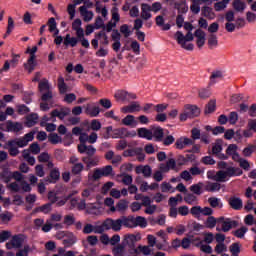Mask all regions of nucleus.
<instances>
[{"instance_id": "8fccbe9b", "label": "nucleus", "mask_w": 256, "mask_h": 256, "mask_svg": "<svg viewBox=\"0 0 256 256\" xmlns=\"http://www.w3.org/2000/svg\"><path fill=\"white\" fill-rule=\"evenodd\" d=\"M203 183L202 182H199L197 184H194L192 186H190V191L192 193H194V195H201L203 193Z\"/></svg>"}, {"instance_id": "680f3d73", "label": "nucleus", "mask_w": 256, "mask_h": 256, "mask_svg": "<svg viewBox=\"0 0 256 256\" xmlns=\"http://www.w3.org/2000/svg\"><path fill=\"white\" fill-rule=\"evenodd\" d=\"M255 149H256L255 145H249L243 149L242 155L244 157H251V155H253V153H255Z\"/></svg>"}, {"instance_id": "3c124183", "label": "nucleus", "mask_w": 256, "mask_h": 256, "mask_svg": "<svg viewBox=\"0 0 256 256\" xmlns=\"http://www.w3.org/2000/svg\"><path fill=\"white\" fill-rule=\"evenodd\" d=\"M217 45H219V41L217 40V35L210 34L208 36V46H209V49H214V47H217Z\"/></svg>"}, {"instance_id": "5701e85b", "label": "nucleus", "mask_w": 256, "mask_h": 256, "mask_svg": "<svg viewBox=\"0 0 256 256\" xmlns=\"http://www.w3.org/2000/svg\"><path fill=\"white\" fill-rule=\"evenodd\" d=\"M135 171L137 175H141L142 173L143 177H145L146 179H149V177H151V174L153 173V170L149 165L137 166Z\"/></svg>"}, {"instance_id": "4be33fe9", "label": "nucleus", "mask_w": 256, "mask_h": 256, "mask_svg": "<svg viewBox=\"0 0 256 256\" xmlns=\"http://www.w3.org/2000/svg\"><path fill=\"white\" fill-rule=\"evenodd\" d=\"M164 135L165 131L160 126L152 128V139L154 138V140L158 143H161V141H163Z\"/></svg>"}, {"instance_id": "c9c22d12", "label": "nucleus", "mask_w": 256, "mask_h": 256, "mask_svg": "<svg viewBox=\"0 0 256 256\" xmlns=\"http://www.w3.org/2000/svg\"><path fill=\"white\" fill-rule=\"evenodd\" d=\"M0 179L4 182V183H10L11 179H13V172L9 171V170H3L0 173Z\"/></svg>"}, {"instance_id": "37998d69", "label": "nucleus", "mask_w": 256, "mask_h": 256, "mask_svg": "<svg viewBox=\"0 0 256 256\" xmlns=\"http://www.w3.org/2000/svg\"><path fill=\"white\" fill-rule=\"evenodd\" d=\"M47 25L49 27L50 33H53V31H55L54 35H59V30H57V22L55 21V18H49Z\"/></svg>"}, {"instance_id": "1a4fd4ad", "label": "nucleus", "mask_w": 256, "mask_h": 256, "mask_svg": "<svg viewBox=\"0 0 256 256\" xmlns=\"http://www.w3.org/2000/svg\"><path fill=\"white\" fill-rule=\"evenodd\" d=\"M123 155L124 157H137V161H139V163H143V161H145V153H143V148H132L125 150Z\"/></svg>"}, {"instance_id": "2eb2a0df", "label": "nucleus", "mask_w": 256, "mask_h": 256, "mask_svg": "<svg viewBox=\"0 0 256 256\" xmlns=\"http://www.w3.org/2000/svg\"><path fill=\"white\" fill-rule=\"evenodd\" d=\"M195 141L191 138L187 137H180L175 142L176 149H185L186 147H189V145H194Z\"/></svg>"}, {"instance_id": "dca6fc26", "label": "nucleus", "mask_w": 256, "mask_h": 256, "mask_svg": "<svg viewBox=\"0 0 256 256\" xmlns=\"http://www.w3.org/2000/svg\"><path fill=\"white\" fill-rule=\"evenodd\" d=\"M139 111H141V104L137 101L121 108L122 113H139Z\"/></svg>"}, {"instance_id": "c03bdc74", "label": "nucleus", "mask_w": 256, "mask_h": 256, "mask_svg": "<svg viewBox=\"0 0 256 256\" xmlns=\"http://www.w3.org/2000/svg\"><path fill=\"white\" fill-rule=\"evenodd\" d=\"M4 149L8 150V153L11 157H17V155H19V148H17V145L5 144Z\"/></svg>"}, {"instance_id": "7ed1b4c3", "label": "nucleus", "mask_w": 256, "mask_h": 256, "mask_svg": "<svg viewBox=\"0 0 256 256\" xmlns=\"http://www.w3.org/2000/svg\"><path fill=\"white\" fill-rule=\"evenodd\" d=\"M175 39L178 45H181L182 49H186V51H193V44H186L187 41H193V33L188 32L186 35H183V32L177 31L175 33Z\"/></svg>"}, {"instance_id": "6e6552de", "label": "nucleus", "mask_w": 256, "mask_h": 256, "mask_svg": "<svg viewBox=\"0 0 256 256\" xmlns=\"http://www.w3.org/2000/svg\"><path fill=\"white\" fill-rule=\"evenodd\" d=\"M218 225H221V229L224 233L231 231V229H235L239 222L235 220H231V218L219 217Z\"/></svg>"}, {"instance_id": "cd10ccee", "label": "nucleus", "mask_w": 256, "mask_h": 256, "mask_svg": "<svg viewBox=\"0 0 256 256\" xmlns=\"http://www.w3.org/2000/svg\"><path fill=\"white\" fill-rule=\"evenodd\" d=\"M137 132L138 137H141L142 139H147L148 141L153 140L152 128L150 130L147 128H139Z\"/></svg>"}, {"instance_id": "5fc2aeb1", "label": "nucleus", "mask_w": 256, "mask_h": 256, "mask_svg": "<svg viewBox=\"0 0 256 256\" xmlns=\"http://www.w3.org/2000/svg\"><path fill=\"white\" fill-rule=\"evenodd\" d=\"M219 223L218 218L216 219L214 216H209L205 222V225L208 229H213Z\"/></svg>"}, {"instance_id": "f03ea898", "label": "nucleus", "mask_w": 256, "mask_h": 256, "mask_svg": "<svg viewBox=\"0 0 256 256\" xmlns=\"http://www.w3.org/2000/svg\"><path fill=\"white\" fill-rule=\"evenodd\" d=\"M239 175H243V170L236 167H228L226 171L219 170L214 176H211V172H207L208 179H213V181H217L218 183H225L227 177H236Z\"/></svg>"}, {"instance_id": "a18cd8bd", "label": "nucleus", "mask_w": 256, "mask_h": 256, "mask_svg": "<svg viewBox=\"0 0 256 256\" xmlns=\"http://www.w3.org/2000/svg\"><path fill=\"white\" fill-rule=\"evenodd\" d=\"M24 67L28 73H33L35 71V58L33 56H30L27 63L24 64Z\"/></svg>"}, {"instance_id": "9b49d317", "label": "nucleus", "mask_w": 256, "mask_h": 256, "mask_svg": "<svg viewBox=\"0 0 256 256\" xmlns=\"http://www.w3.org/2000/svg\"><path fill=\"white\" fill-rule=\"evenodd\" d=\"M78 153L81 155L86 154L87 156L84 157H94L95 154L97 153V149L93 147V145H87L80 143L77 146Z\"/></svg>"}, {"instance_id": "7c9ffc66", "label": "nucleus", "mask_w": 256, "mask_h": 256, "mask_svg": "<svg viewBox=\"0 0 256 256\" xmlns=\"http://www.w3.org/2000/svg\"><path fill=\"white\" fill-rule=\"evenodd\" d=\"M69 87L67 86V83H65V78L63 76L58 77V91L60 95H65V93L68 91Z\"/></svg>"}, {"instance_id": "bb28decb", "label": "nucleus", "mask_w": 256, "mask_h": 256, "mask_svg": "<svg viewBox=\"0 0 256 256\" xmlns=\"http://www.w3.org/2000/svg\"><path fill=\"white\" fill-rule=\"evenodd\" d=\"M194 37H196V44L199 49L205 45V32L201 29H197L194 33Z\"/></svg>"}, {"instance_id": "4468645a", "label": "nucleus", "mask_w": 256, "mask_h": 256, "mask_svg": "<svg viewBox=\"0 0 256 256\" xmlns=\"http://www.w3.org/2000/svg\"><path fill=\"white\" fill-rule=\"evenodd\" d=\"M99 161H101L99 156L82 157V162L86 165V169L97 167V165H99Z\"/></svg>"}, {"instance_id": "423d86ee", "label": "nucleus", "mask_w": 256, "mask_h": 256, "mask_svg": "<svg viewBox=\"0 0 256 256\" xmlns=\"http://www.w3.org/2000/svg\"><path fill=\"white\" fill-rule=\"evenodd\" d=\"M69 164L71 165V175H82L83 171H85V164L79 162L77 156H71L69 158Z\"/></svg>"}, {"instance_id": "f8f14e48", "label": "nucleus", "mask_w": 256, "mask_h": 256, "mask_svg": "<svg viewBox=\"0 0 256 256\" xmlns=\"http://www.w3.org/2000/svg\"><path fill=\"white\" fill-rule=\"evenodd\" d=\"M70 113H71V109H69L68 107H62L60 110L54 109L50 113V117L51 119H55V117H58L60 121H63V119H65Z\"/></svg>"}, {"instance_id": "6e6d98bb", "label": "nucleus", "mask_w": 256, "mask_h": 256, "mask_svg": "<svg viewBox=\"0 0 256 256\" xmlns=\"http://www.w3.org/2000/svg\"><path fill=\"white\" fill-rule=\"evenodd\" d=\"M216 107H217V101L210 100L205 107V113L206 114L214 113Z\"/></svg>"}, {"instance_id": "13d9d810", "label": "nucleus", "mask_w": 256, "mask_h": 256, "mask_svg": "<svg viewBox=\"0 0 256 256\" xmlns=\"http://www.w3.org/2000/svg\"><path fill=\"white\" fill-rule=\"evenodd\" d=\"M29 253H31V246H29V244H26L22 249H19L16 252V256H29Z\"/></svg>"}, {"instance_id": "79ce46f5", "label": "nucleus", "mask_w": 256, "mask_h": 256, "mask_svg": "<svg viewBox=\"0 0 256 256\" xmlns=\"http://www.w3.org/2000/svg\"><path fill=\"white\" fill-rule=\"evenodd\" d=\"M122 125H126V127L137 125V121H135V116L127 115L124 119H122Z\"/></svg>"}, {"instance_id": "864d4df0", "label": "nucleus", "mask_w": 256, "mask_h": 256, "mask_svg": "<svg viewBox=\"0 0 256 256\" xmlns=\"http://www.w3.org/2000/svg\"><path fill=\"white\" fill-rule=\"evenodd\" d=\"M233 8L235 9V11L243 13L245 11V2H243L241 0H234Z\"/></svg>"}, {"instance_id": "774afa93", "label": "nucleus", "mask_w": 256, "mask_h": 256, "mask_svg": "<svg viewBox=\"0 0 256 256\" xmlns=\"http://www.w3.org/2000/svg\"><path fill=\"white\" fill-rule=\"evenodd\" d=\"M214 251L217 255H223V253L227 252V245L225 243H219L215 246Z\"/></svg>"}, {"instance_id": "ddd939ff", "label": "nucleus", "mask_w": 256, "mask_h": 256, "mask_svg": "<svg viewBox=\"0 0 256 256\" xmlns=\"http://www.w3.org/2000/svg\"><path fill=\"white\" fill-rule=\"evenodd\" d=\"M97 133L96 132H92L90 135H88L87 133H83L81 134V136H79V141L82 144L87 145V143H90V145H93L94 143H97Z\"/></svg>"}, {"instance_id": "f704fd0d", "label": "nucleus", "mask_w": 256, "mask_h": 256, "mask_svg": "<svg viewBox=\"0 0 256 256\" xmlns=\"http://www.w3.org/2000/svg\"><path fill=\"white\" fill-rule=\"evenodd\" d=\"M95 37L97 39H102V41H100V45H109V36H107V33H105L104 30L98 32Z\"/></svg>"}, {"instance_id": "e2e57ef3", "label": "nucleus", "mask_w": 256, "mask_h": 256, "mask_svg": "<svg viewBox=\"0 0 256 256\" xmlns=\"http://www.w3.org/2000/svg\"><path fill=\"white\" fill-rule=\"evenodd\" d=\"M99 105L103 107L104 109H111L113 107V103H111V100L109 98H101L98 101Z\"/></svg>"}, {"instance_id": "b1692460", "label": "nucleus", "mask_w": 256, "mask_h": 256, "mask_svg": "<svg viewBox=\"0 0 256 256\" xmlns=\"http://www.w3.org/2000/svg\"><path fill=\"white\" fill-rule=\"evenodd\" d=\"M228 204L235 211H240V209H243V200H241V198L231 197L228 200Z\"/></svg>"}, {"instance_id": "c85d7f7f", "label": "nucleus", "mask_w": 256, "mask_h": 256, "mask_svg": "<svg viewBox=\"0 0 256 256\" xmlns=\"http://www.w3.org/2000/svg\"><path fill=\"white\" fill-rule=\"evenodd\" d=\"M38 91H40L41 93L51 91V85L49 84V80H47V78H43L39 81Z\"/></svg>"}, {"instance_id": "39448f33", "label": "nucleus", "mask_w": 256, "mask_h": 256, "mask_svg": "<svg viewBox=\"0 0 256 256\" xmlns=\"http://www.w3.org/2000/svg\"><path fill=\"white\" fill-rule=\"evenodd\" d=\"M114 99L118 102L121 101L122 103H125V101H135V99H137V94L120 89L114 93Z\"/></svg>"}, {"instance_id": "72a5a7b5", "label": "nucleus", "mask_w": 256, "mask_h": 256, "mask_svg": "<svg viewBox=\"0 0 256 256\" xmlns=\"http://www.w3.org/2000/svg\"><path fill=\"white\" fill-rule=\"evenodd\" d=\"M103 177V173L101 172V168H96L93 170V173H88V181H99Z\"/></svg>"}, {"instance_id": "0e129e2a", "label": "nucleus", "mask_w": 256, "mask_h": 256, "mask_svg": "<svg viewBox=\"0 0 256 256\" xmlns=\"http://www.w3.org/2000/svg\"><path fill=\"white\" fill-rule=\"evenodd\" d=\"M77 255V252L69 250L65 251L64 248H59L58 249V254H54L52 256H75Z\"/></svg>"}, {"instance_id": "69168bd1", "label": "nucleus", "mask_w": 256, "mask_h": 256, "mask_svg": "<svg viewBox=\"0 0 256 256\" xmlns=\"http://www.w3.org/2000/svg\"><path fill=\"white\" fill-rule=\"evenodd\" d=\"M200 99H209L211 97V90L209 88H202L198 91Z\"/></svg>"}, {"instance_id": "6ab92c4d", "label": "nucleus", "mask_w": 256, "mask_h": 256, "mask_svg": "<svg viewBox=\"0 0 256 256\" xmlns=\"http://www.w3.org/2000/svg\"><path fill=\"white\" fill-rule=\"evenodd\" d=\"M124 137H131V132L127 128H117L113 130L112 139H124Z\"/></svg>"}, {"instance_id": "393cba45", "label": "nucleus", "mask_w": 256, "mask_h": 256, "mask_svg": "<svg viewBox=\"0 0 256 256\" xmlns=\"http://www.w3.org/2000/svg\"><path fill=\"white\" fill-rule=\"evenodd\" d=\"M204 190L208 191V193H217V191H221V184L218 182H206Z\"/></svg>"}, {"instance_id": "a878e982", "label": "nucleus", "mask_w": 256, "mask_h": 256, "mask_svg": "<svg viewBox=\"0 0 256 256\" xmlns=\"http://www.w3.org/2000/svg\"><path fill=\"white\" fill-rule=\"evenodd\" d=\"M80 14L83 17V21H85V23H89V21L93 20L94 14L93 11H89L87 10L86 6H81L79 8Z\"/></svg>"}, {"instance_id": "4d7b16f0", "label": "nucleus", "mask_w": 256, "mask_h": 256, "mask_svg": "<svg viewBox=\"0 0 256 256\" xmlns=\"http://www.w3.org/2000/svg\"><path fill=\"white\" fill-rule=\"evenodd\" d=\"M77 243V238L74 235H70L68 238L63 240L64 247H73Z\"/></svg>"}, {"instance_id": "603ef678", "label": "nucleus", "mask_w": 256, "mask_h": 256, "mask_svg": "<svg viewBox=\"0 0 256 256\" xmlns=\"http://www.w3.org/2000/svg\"><path fill=\"white\" fill-rule=\"evenodd\" d=\"M230 1L231 0H222V1L216 2L214 4L215 11H223V9H227V5H229Z\"/></svg>"}, {"instance_id": "052dcab7", "label": "nucleus", "mask_w": 256, "mask_h": 256, "mask_svg": "<svg viewBox=\"0 0 256 256\" xmlns=\"http://www.w3.org/2000/svg\"><path fill=\"white\" fill-rule=\"evenodd\" d=\"M229 250L232 256H239V254L241 253V246H239V243H233L229 247Z\"/></svg>"}, {"instance_id": "c756f323", "label": "nucleus", "mask_w": 256, "mask_h": 256, "mask_svg": "<svg viewBox=\"0 0 256 256\" xmlns=\"http://www.w3.org/2000/svg\"><path fill=\"white\" fill-rule=\"evenodd\" d=\"M155 21H156L157 27H161L162 31H169V29H171V24H165V18H163V16L158 15L155 18Z\"/></svg>"}, {"instance_id": "412c9836", "label": "nucleus", "mask_w": 256, "mask_h": 256, "mask_svg": "<svg viewBox=\"0 0 256 256\" xmlns=\"http://www.w3.org/2000/svg\"><path fill=\"white\" fill-rule=\"evenodd\" d=\"M85 113L86 115H89V117H98L101 113V108L92 104H86Z\"/></svg>"}, {"instance_id": "ea45409f", "label": "nucleus", "mask_w": 256, "mask_h": 256, "mask_svg": "<svg viewBox=\"0 0 256 256\" xmlns=\"http://www.w3.org/2000/svg\"><path fill=\"white\" fill-rule=\"evenodd\" d=\"M129 207V202L125 199L119 200L118 203L115 206L116 211L123 212L127 211V208Z\"/></svg>"}, {"instance_id": "f3484780", "label": "nucleus", "mask_w": 256, "mask_h": 256, "mask_svg": "<svg viewBox=\"0 0 256 256\" xmlns=\"http://www.w3.org/2000/svg\"><path fill=\"white\" fill-rule=\"evenodd\" d=\"M6 131L10 133H19L23 131V124L19 122L8 121L6 122Z\"/></svg>"}, {"instance_id": "49530a36", "label": "nucleus", "mask_w": 256, "mask_h": 256, "mask_svg": "<svg viewBox=\"0 0 256 256\" xmlns=\"http://www.w3.org/2000/svg\"><path fill=\"white\" fill-rule=\"evenodd\" d=\"M59 177H61V172L57 168H54L50 171V181L49 183H57L59 181Z\"/></svg>"}, {"instance_id": "bf43d9fd", "label": "nucleus", "mask_w": 256, "mask_h": 256, "mask_svg": "<svg viewBox=\"0 0 256 256\" xmlns=\"http://www.w3.org/2000/svg\"><path fill=\"white\" fill-rule=\"evenodd\" d=\"M184 201L188 205H195V203H197V196H195L192 193H188V194L185 195Z\"/></svg>"}, {"instance_id": "2f4dec72", "label": "nucleus", "mask_w": 256, "mask_h": 256, "mask_svg": "<svg viewBox=\"0 0 256 256\" xmlns=\"http://www.w3.org/2000/svg\"><path fill=\"white\" fill-rule=\"evenodd\" d=\"M39 122V115L32 113L26 117V126L33 127Z\"/></svg>"}, {"instance_id": "e433bc0d", "label": "nucleus", "mask_w": 256, "mask_h": 256, "mask_svg": "<svg viewBox=\"0 0 256 256\" xmlns=\"http://www.w3.org/2000/svg\"><path fill=\"white\" fill-rule=\"evenodd\" d=\"M63 43L66 47H69V45H71L72 47H76L78 40L75 37H71V34H67L64 38Z\"/></svg>"}, {"instance_id": "338daca9", "label": "nucleus", "mask_w": 256, "mask_h": 256, "mask_svg": "<svg viewBox=\"0 0 256 256\" xmlns=\"http://www.w3.org/2000/svg\"><path fill=\"white\" fill-rule=\"evenodd\" d=\"M0 219L2 223H9V221L13 219V213L9 211L3 212L2 214H0Z\"/></svg>"}, {"instance_id": "f257e3e1", "label": "nucleus", "mask_w": 256, "mask_h": 256, "mask_svg": "<svg viewBox=\"0 0 256 256\" xmlns=\"http://www.w3.org/2000/svg\"><path fill=\"white\" fill-rule=\"evenodd\" d=\"M113 231H121V227H127L128 229H135V227H141L145 229L147 227V219L143 216H122L116 220H113Z\"/></svg>"}, {"instance_id": "aec40b11", "label": "nucleus", "mask_w": 256, "mask_h": 256, "mask_svg": "<svg viewBox=\"0 0 256 256\" xmlns=\"http://www.w3.org/2000/svg\"><path fill=\"white\" fill-rule=\"evenodd\" d=\"M184 110L188 112V116H190V119L199 117V115L201 114V110L199 109V107L191 104L185 105Z\"/></svg>"}, {"instance_id": "58836bf2", "label": "nucleus", "mask_w": 256, "mask_h": 256, "mask_svg": "<svg viewBox=\"0 0 256 256\" xmlns=\"http://www.w3.org/2000/svg\"><path fill=\"white\" fill-rule=\"evenodd\" d=\"M112 253L114 256H125V245L118 244L112 249Z\"/></svg>"}, {"instance_id": "0eeeda50", "label": "nucleus", "mask_w": 256, "mask_h": 256, "mask_svg": "<svg viewBox=\"0 0 256 256\" xmlns=\"http://www.w3.org/2000/svg\"><path fill=\"white\" fill-rule=\"evenodd\" d=\"M25 235L17 234L14 235L9 242L6 243V249H21L23 243H25Z\"/></svg>"}, {"instance_id": "20e7f679", "label": "nucleus", "mask_w": 256, "mask_h": 256, "mask_svg": "<svg viewBox=\"0 0 256 256\" xmlns=\"http://www.w3.org/2000/svg\"><path fill=\"white\" fill-rule=\"evenodd\" d=\"M35 139V131H31L22 137L15 138L6 142V145H17L20 148L27 147Z\"/></svg>"}, {"instance_id": "473e14b6", "label": "nucleus", "mask_w": 256, "mask_h": 256, "mask_svg": "<svg viewBox=\"0 0 256 256\" xmlns=\"http://www.w3.org/2000/svg\"><path fill=\"white\" fill-rule=\"evenodd\" d=\"M192 4L190 6V10L192 11V13H194V15H198V13H200L201 11V5L205 2L203 0H191Z\"/></svg>"}, {"instance_id": "09e8293b", "label": "nucleus", "mask_w": 256, "mask_h": 256, "mask_svg": "<svg viewBox=\"0 0 256 256\" xmlns=\"http://www.w3.org/2000/svg\"><path fill=\"white\" fill-rule=\"evenodd\" d=\"M202 15L207 17V19H215V12H213V8L205 6L202 8Z\"/></svg>"}, {"instance_id": "de8ad7c7", "label": "nucleus", "mask_w": 256, "mask_h": 256, "mask_svg": "<svg viewBox=\"0 0 256 256\" xmlns=\"http://www.w3.org/2000/svg\"><path fill=\"white\" fill-rule=\"evenodd\" d=\"M217 79H223V72L219 70L212 72L210 76V85H215V83H217Z\"/></svg>"}, {"instance_id": "a19ab883", "label": "nucleus", "mask_w": 256, "mask_h": 256, "mask_svg": "<svg viewBox=\"0 0 256 256\" xmlns=\"http://www.w3.org/2000/svg\"><path fill=\"white\" fill-rule=\"evenodd\" d=\"M14 29H15V20H13V17L10 16L8 17V26H7L6 33L4 35V39H7V36L11 35Z\"/></svg>"}, {"instance_id": "9d476101", "label": "nucleus", "mask_w": 256, "mask_h": 256, "mask_svg": "<svg viewBox=\"0 0 256 256\" xmlns=\"http://www.w3.org/2000/svg\"><path fill=\"white\" fill-rule=\"evenodd\" d=\"M110 229L113 231V219L107 218L101 225L94 226V233L101 235Z\"/></svg>"}, {"instance_id": "4c0bfd02", "label": "nucleus", "mask_w": 256, "mask_h": 256, "mask_svg": "<svg viewBox=\"0 0 256 256\" xmlns=\"http://www.w3.org/2000/svg\"><path fill=\"white\" fill-rule=\"evenodd\" d=\"M208 203H209L210 207H212L213 209H216V207L221 209L223 207V203H221V199H219L217 197L208 198Z\"/></svg>"}, {"instance_id": "a211bd4d", "label": "nucleus", "mask_w": 256, "mask_h": 256, "mask_svg": "<svg viewBox=\"0 0 256 256\" xmlns=\"http://www.w3.org/2000/svg\"><path fill=\"white\" fill-rule=\"evenodd\" d=\"M151 5L147 4V3H142L141 4V14L140 17L141 19H143L144 21H149V19H151V17H153V14H151Z\"/></svg>"}]
</instances>
